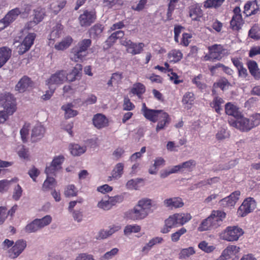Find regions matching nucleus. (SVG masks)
Here are the masks:
<instances>
[{"label": "nucleus", "instance_id": "nucleus-1", "mask_svg": "<svg viewBox=\"0 0 260 260\" xmlns=\"http://www.w3.org/2000/svg\"><path fill=\"white\" fill-rule=\"evenodd\" d=\"M226 213L220 210H213L207 218L201 223L198 228L199 231H205L220 226L225 218Z\"/></svg>", "mask_w": 260, "mask_h": 260}, {"label": "nucleus", "instance_id": "nucleus-2", "mask_svg": "<svg viewBox=\"0 0 260 260\" xmlns=\"http://www.w3.org/2000/svg\"><path fill=\"white\" fill-rule=\"evenodd\" d=\"M0 106L4 110L0 111V123H4L9 115H12L16 110L14 98L9 93L0 94Z\"/></svg>", "mask_w": 260, "mask_h": 260}, {"label": "nucleus", "instance_id": "nucleus-3", "mask_svg": "<svg viewBox=\"0 0 260 260\" xmlns=\"http://www.w3.org/2000/svg\"><path fill=\"white\" fill-rule=\"evenodd\" d=\"M231 125L242 131H248L260 124V114L255 113L249 118L241 116L235 120L229 121Z\"/></svg>", "mask_w": 260, "mask_h": 260}, {"label": "nucleus", "instance_id": "nucleus-4", "mask_svg": "<svg viewBox=\"0 0 260 260\" xmlns=\"http://www.w3.org/2000/svg\"><path fill=\"white\" fill-rule=\"evenodd\" d=\"M91 45V40L85 39L79 42L73 47L71 52L70 58L75 62L82 61L87 55V50Z\"/></svg>", "mask_w": 260, "mask_h": 260}, {"label": "nucleus", "instance_id": "nucleus-5", "mask_svg": "<svg viewBox=\"0 0 260 260\" xmlns=\"http://www.w3.org/2000/svg\"><path fill=\"white\" fill-rule=\"evenodd\" d=\"M244 234L243 230L238 226H229L219 234V238L229 242L238 241Z\"/></svg>", "mask_w": 260, "mask_h": 260}, {"label": "nucleus", "instance_id": "nucleus-6", "mask_svg": "<svg viewBox=\"0 0 260 260\" xmlns=\"http://www.w3.org/2000/svg\"><path fill=\"white\" fill-rule=\"evenodd\" d=\"M52 221L50 215H46L40 219H35L28 223L25 227V231L28 233H35L44 227L49 225Z\"/></svg>", "mask_w": 260, "mask_h": 260}, {"label": "nucleus", "instance_id": "nucleus-7", "mask_svg": "<svg viewBox=\"0 0 260 260\" xmlns=\"http://www.w3.org/2000/svg\"><path fill=\"white\" fill-rule=\"evenodd\" d=\"M165 225L160 232L163 234L169 233L171 229L184 224L179 213H175L170 216L165 221Z\"/></svg>", "mask_w": 260, "mask_h": 260}, {"label": "nucleus", "instance_id": "nucleus-8", "mask_svg": "<svg viewBox=\"0 0 260 260\" xmlns=\"http://www.w3.org/2000/svg\"><path fill=\"white\" fill-rule=\"evenodd\" d=\"M120 44L126 47L127 53L133 55L141 53L145 47V45L143 43H134L126 38L121 40Z\"/></svg>", "mask_w": 260, "mask_h": 260}, {"label": "nucleus", "instance_id": "nucleus-9", "mask_svg": "<svg viewBox=\"0 0 260 260\" xmlns=\"http://www.w3.org/2000/svg\"><path fill=\"white\" fill-rule=\"evenodd\" d=\"M256 207L255 201L251 198L245 199L238 210V214L241 217L246 216L252 212Z\"/></svg>", "mask_w": 260, "mask_h": 260}, {"label": "nucleus", "instance_id": "nucleus-10", "mask_svg": "<svg viewBox=\"0 0 260 260\" xmlns=\"http://www.w3.org/2000/svg\"><path fill=\"white\" fill-rule=\"evenodd\" d=\"M26 241L23 239L17 240L14 245L9 250V256L11 258L17 257L25 249Z\"/></svg>", "mask_w": 260, "mask_h": 260}, {"label": "nucleus", "instance_id": "nucleus-11", "mask_svg": "<svg viewBox=\"0 0 260 260\" xmlns=\"http://www.w3.org/2000/svg\"><path fill=\"white\" fill-rule=\"evenodd\" d=\"M64 160V157L62 155L55 156L50 165L46 168L45 173L47 175H54L56 172L59 170Z\"/></svg>", "mask_w": 260, "mask_h": 260}, {"label": "nucleus", "instance_id": "nucleus-12", "mask_svg": "<svg viewBox=\"0 0 260 260\" xmlns=\"http://www.w3.org/2000/svg\"><path fill=\"white\" fill-rule=\"evenodd\" d=\"M66 80H67V73L61 70L53 74L46 81V83L48 86L56 87V85L62 84Z\"/></svg>", "mask_w": 260, "mask_h": 260}, {"label": "nucleus", "instance_id": "nucleus-13", "mask_svg": "<svg viewBox=\"0 0 260 260\" xmlns=\"http://www.w3.org/2000/svg\"><path fill=\"white\" fill-rule=\"evenodd\" d=\"M142 112L144 117L150 121L155 122L157 121L160 115L164 112L162 110H152L148 109L145 104L143 103Z\"/></svg>", "mask_w": 260, "mask_h": 260}, {"label": "nucleus", "instance_id": "nucleus-14", "mask_svg": "<svg viewBox=\"0 0 260 260\" xmlns=\"http://www.w3.org/2000/svg\"><path fill=\"white\" fill-rule=\"evenodd\" d=\"M36 34L29 33L26 36L23 42L18 47V52L19 54H23L27 51L34 44Z\"/></svg>", "mask_w": 260, "mask_h": 260}, {"label": "nucleus", "instance_id": "nucleus-15", "mask_svg": "<svg viewBox=\"0 0 260 260\" xmlns=\"http://www.w3.org/2000/svg\"><path fill=\"white\" fill-rule=\"evenodd\" d=\"M212 58L215 60H220L226 53V50L221 45L215 44L208 47Z\"/></svg>", "mask_w": 260, "mask_h": 260}, {"label": "nucleus", "instance_id": "nucleus-16", "mask_svg": "<svg viewBox=\"0 0 260 260\" xmlns=\"http://www.w3.org/2000/svg\"><path fill=\"white\" fill-rule=\"evenodd\" d=\"M95 19V14L93 11L85 10L79 17L80 24L82 26H87L92 23Z\"/></svg>", "mask_w": 260, "mask_h": 260}, {"label": "nucleus", "instance_id": "nucleus-17", "mask_svg": "<svg viewBox=\"0 0 260 260\" xmlns=\"http://www.w3.org/2000/svg\"><path fill=\"white\" fill-rule=\"evenodd\" d=\"M240 191L237 190L232 193L229 196L220 201V204L223 207H231L235 206L239 199Z\"/></svg>", "mask_w": 260, "mask_h": 260}, {"label": "nucleus", "instance_id": "nucleus-18", "mask_svg": "<svg viewBox=\"0 0 260 260\" xmlns=\"http://www.w3.org/2000/svg\"><path fill=\"white\" fill-rule=\"evenodd\" d=\"M139 207L142 208L148 214L153 212L157 208L155 202L150 199L144 198L140 200L137 203Z\"/></svg>", "mask_w": 260, "mask_h": 260}, {"label": "nucleus", "instance_id": "nucleus-19", "mask_svg": "<svg viewBox=\"0 0 260 260\" xmlns=\"http://www.w3.org/2000/svg\"><path fill=\"white\" fill-rule=\"evenodd\" d=\"M244 9L243 12L246 16L256 15L260 12L259 6L255 0L247 2L244 5Z\"/></svg>", "mask_w": 260, "mask_h": 260}, {"label": "nucleus", "instance_id": "nucleus-20", "mask_svg": "<svg viewBox=\"0 0 260 260\" xmlns=\"http://www.w3.org/2000/svg\"><path fill=\"white\" fill-rule=\"evenodd\" d=\"M29 10L30 8L27 6L24 12L28 13ZM21 13H23V12L22 10H20L19 8H16L9 11L4 18L6 21V23H8L10 25L17 19L18 15Z\"/></svg>", "mask_w": 260, "mask_h": 260}, {"label": "nucleus", "instance_id": "nucleus-21", "mask_svg": "<svg viewBox=\"0 0 260 260\" xmlns=\"http://www.w3.org/2000/svg\"><path fill=\"white\" fill-rule=\"evenodd\" d=\"M93 124L97 128L101 129L108 125V119L102 114H96L92 118Z\"/></svg>", "mask_w": 260, "mask_h": 260}, {"label": "nucleus", "instance_id": "nucleus-22", "mask_svg": "<svg viewBox=\"0 0 260 260\" xmlns=\"http://www.w3.org/2000/svg\"><path fill=\"white\" fill-rule=\"evenodd\" d=\"M202 15L203 11L199 4H193L189 7V16L192 20H199Z\"/></svg>", "mask_w": 260, "mask_h": 260}, {"label": "nucleus", "instance_id": "nucleus-23", "mask_svg": "<svg viewBox=\"0 0 260 260\" xmlns=\"http://www.w3.org/2000/svg\"><path fill=\"white\" fill-rule=\"evenodd\" d=\"M131 214V218L133 220L143 219L146 218L149 214L147 212L145 211L142 208L139 207L138 204L132 211Z\"/></svg>", "mask_w": 260, "mask_h": 260}, {"label": "nucleus", "instance_id": "nucleus-24", "mask_svg": "<svg viewBox=\"0 0 260 260\" xmlns=\"http://www.w3.org/2000/svg\"><path fill=\"white\" fill-rule=\"evenodd\" d=\"M157 120L158 123L156 127V131L157 132L164 129L165 127L170 123L171 119L169 114L164 112L162 114L160 115V117L158 118Z\"/></svg>", "mask_w": 260, "mask_h": 260}, {"label": "nucleus", "instance_id": "nucleus-25", "mask_svg": "<svg viewBox=\"0 0 260 260\" xmlns=\"http://www.w3.org/2000/svg\"><path fill=\"white\" fill-rule=\"evenodd\" d=\"M32 81L27 76H23L16 85V89L20 92L25 91L29 87L31 86Z\"/></svg>", "mask_w": 260, "mask_h": 260}, {"label": "nucleus", "instance_id": "nucleus-26", "mask_svg": "<svg viewBox=\"0 0 260 260\" xmlns=\"http://www.w3.org/2000/svg\"><path fill=\"white\" fill-rule=\"evenodd\" d=\"M124 164L122 162L117 164L111 172V176L109 177L110 180H118L123 174Z\"/></svg>", "mask_w": 260, "mask_h": 260}, {"label": "nucleus", "instance_id": "nucleus-27", "mask_svg": "<svg viewBox=\"0 0 260 260\" xmlns=\"http://www.w3.org/2000/svg\"><path fill=\"white\" fill-rule=\"evenodd\" d=\"M34 17L32 21H30L27 24L28 28H30L34 25H37L38 23L40 22L43 19L44 16V10L37 8L34 11Z\"/></svg>", "mask_w": 260, "mask_h": 260}, {"label": "nucleus", "instance_id": "nucleus-28", "mask_svg": "<svg viewBox=\"0 0 260 260\" xmlns=\"http://www.w3.org/2000/svg\"><path fill=\"white\" fill-rule=\"evenodd\" d=\"M12 51L7 47L0 48V68H1L9 59Z\"/></svg>", "mask_w": 260, "mask_h": 260}, {"label": "nucleus", "instance_id": "nucleus-29", "mask_svg": "<svg viewBox=\"0 0 260 260\" xmlns=\"http://www.w3.org/2000/svg\"><path fill=\"white\" fill-rule=\"evenodd\" d=\"M121 226L119 224H113L109 226V229L106 230H101L99 232V238L105 239L112 235L116 232L120 230Z\"/></svg>", "mask_w": 260, "mask_h": 260}, {"label": "nucleus", "instance_id": "nucleus-30", "mask_svg": "<svg viewBox=\"0 0 260 260\" xmlns=\"http://www.w3.org/2000/svg\"><path fill=\"white\" fill-rule=\"evenodd\" d=\"M247 67L251 75L256 80L260 79V69L256 61L249 60L247 62Z\"/></svg>", "mask_w": 260, "mask_h": 260}, {"label": "nucleus", "instance_id": "nucleus-31", "mask_svg": "<svg viewBox=\"0 0 260 260\" xmlns=\"http://www.w3.org/2000/svg\"><path fill=\"white\" fill-rule=\"evenodd\" d=\"M164 205L169 208H180L182 207L184 203L180 198H173L166 199L164 201Z\"/></svg>", "mask_w": 260, "mask_h": 260}, {"label": "nucleus", "instance_id": "nucleus-32", "mask_svg": "<svg viewBox=\"0 0 260 260\" xmlns=\"http://www.w3.org/2000/svg\"><path fill=\"white\" fill-rule=\"evenodd\" d=\"M45 133V128L41 125L38 124L34 126L31 132V140L35 142L41 139Z\"/></svg>", "mask_w": 260, "mask_h": 260}, {"label": "nucleus", "instance_id": "nucleus-33", "mask_svg": "<svg viewBox=\"0 0 260 260\" xmlns=\"http://www.w3.org/2000/svg\"><path fill=\"white\" fill-rule=\"evenodd\" d=\"M66 3V0H53L50 5V9L55 14H57L64 8Z\"/></svg>", "mask_w": 260, "mask_h": 260}, {"label": "nucleus", "instance_id": "nucleus-34", "mask_svg": "<svg viewBox=\"0 0 260 260\" xmlns=\"http://www.w3.org/2000/svg\"><path fill=\"white\" fill-rule=\"evenodd\" d=\"M225 111L226 114L232 116L236 119L241 115L239 109L231 103H228L225 105Z\"/></svg>", "mask_w": 260, "mask_h": 260}, {"label": "nucleus", "instance_id": "nucleus-35", "mask_svg": "<svg viewBox=\"0 0 260 260\" xmlns=\"http://www.w3.org/2000/svg\"><path fill=\"white\" fill-rule=\"evenodd\" d=\"M163 241L161 237H156L150 240L148 243L145 244L142 249V252L144 254H147L151 248L156 244L161 243Z\"/></svg>", "mask_w": 260, "mask_h": 260}, {"label": "nucleus", "instance_id": "nucleus-36", "mask_svg": "<svg viewBox=\"0 0 260 260\" xmlns=\"http://www.w3.org/2000/svg\"><path fill=\"white\" fill-rule=\"evenodd\" d=\"M73 42V39L70 36L64 38L62 41L56 43L54 48L57 50H64L70 47Z\"/></svg>", "mask_w": 260, "mask_h": 260}, {"label": "nucleus", "instance_id": "nucleus-37", "mask_svg": "<svg viewBox=\"0 0 260 260\" xmlns=\"http://www.w3.org/2000/svg\"><path fill=\"white\" fill-rule=\"evenodd\" d=\"M69 149L71 154L74 156H80L85 152L86 147L80 146L77 144H71Z\"/></svg>", "mask_w": 260, "mask_h": 260}, {"label": "nucleus", "instance_id": "nucleus-38", "mask_svg": "<svg viewBox=\"0 0 260 260\" xmlns=\"http://www.w3.org/2000/svg\"><path fill=\"white\" fill-rule=\"evenodd\" d=\"M82 69V66L81 64H77L70 74H67V80L72 82L77 79L80 76V72Z\"/></svg>", "mask_w": 260, "mask_h": 260}, {"label": "nucleus", "instance_id": "nucleus-39", "mask_svg": "<svg viewBox=\"0 0 260 260\" xmlns=\"http://www.w3.org/2000/svg\"><path fill=\"white\" fill-rule=\"evenodd\" d=\"M243 24L242 16H233L230 21V27L234 30H239Z\"/></svg>", "mask_w": 260, "mask_h": 260}, {"label": "nucleus", "instance_id": "nucleus-40", "mask_svg": "<svg viewBox=\"0 0 260 260\" xmlns=\"http://www.w3.org/2000/svg\"><path fill=\"white\" fill-rule=\"evenodd\" d=\"M124 35V32L122 30L116 31L112 33L111 36L108 37L105 43L110 47L112 46L118 39L122 38Z\"/></svg>", "mask_w": 260, "mask_h": 260}, {"label": "nucleus", "instance_id": "nucleus-41", "mask_svg": "<svg viewBox=\"0 0 260 260\" xmlns=\"http://www.w3.org/2000/svg\"><path fill=\"white\" fill-rule=\"evenodd\" d=\"M145 91V86L140 83H137L134 84L133 87L131 89V93L133 94L137 95L139 99H141L142 94Z\"/></svg>", "mask_w": 260, "mask_h": 260}, {"label": "nucleus", "instance_id": "nucleus-42", "mask_svg": "<svg viewBox=\"0 0 260 260\" xmlns=\"http://www.w3.org/2000/svg\"><path fill=\"white\" fill-rule=\"evenodd\" d=\"M122 4L121 0H104L103 6L105 8L109 9H118Z\"/></svg>", "mask_w": 260, "mask_h": 260}, {"label": "nucleus", "instance_id": "nucleus-43", "mask_svg": "<svg viewBox=\"0 0 260 260\" xmlns=\"http://www.w3.org/2000/svg\"><path fill=\"white\" fill-rule=\"evenodd\" d=\"M183 57V54L180 50L173 49L168 53V58L171 62H177L180 60Z\"/></svg>", "mask_w": 260, "mask_h": 260}, {"label": "nucleus", "instance_id": "nucleus-44", "mask_svg": "<svg viewBox=\"0 0 260 260\" xmlns=\"http://www.w3.org/2000/svg\"><path fill=\"white\" fill-rule=\"evenodd\" d=\"M47 175V178L44 182L42 186V189L44 191H47L55 187L56 184L55 179L53 177Z\"/></svg>", "mask_w": 260, "mask_h": 260}, {"label": "nucleus", "instance_id": "nucleus-45", "mask_svg": "<svg viewBox=\"0 0 260 260\" xmlns=\"http://www.w3.org/2000/svg\"><path fill=\"white\" fill-rule=\"evenodd\" d=\"M63 26L61 24L57 23L53 27L52 31L50 35V40H54L60 37L62 33Z\"/></svg>", "mask_w": 260, "mask_h": 260}, {"label": "nucleus", "instance_id": "nucleus-46", "mask_svg": "<svg viewBox=\"0 0 260 260\" xmlns=\"http://www.w3.org/2000/svg\"><path fill=\"white\" fill-rule=\"evenodd\" d=\"M225 0H206L204 2V7L206 9L217 8L219 7Z\"/></svg>", "mask_w": 260, "mask_h": 260}, {"label": "nucleus", "instance_id": "nucleus-47", "mask_svg": "<svg viewBox=\"0 0 260 260\" xmlns=\"http://www.w3.org/2000/svg\"><path fill=\"white\" fill-rule=\"evenodd\" d=\"M143 181V179L140 178L132 179L128 181L126 184V187L128 189H138L139 184Z\"/></svg>", "mask_w": 260, "mask_h": 260}, {"label": "nucleus", "instance_id": "nucleus-48", "mask_svg": "<svg viewBox=\"0 0 260 260\" xmlns=\"http://www.w3.org/2000/svg\"><path fill=\"white\" fill-rule=\"evenodd\" d=\"M198 247L205 253H211L214 250L215 247L209 245L206 241H202L198 244Z\"/></svg>", "mask_w": 260, "mask_h": 260}, {"label": "nucleus", "instance_id": "nucleus-49", "mask_svg": "<svg viewBox=\"0 0 260 260\" xmlns=\"http://www.w3.org/2000/svg\"><path fill=\"white\" fill-rule=\"evenodd\" d=\"M195 252L196 251L192 247L183 248L181 250L179 253V258L180 259H186L194 254Z\"/></svg>", "mask_w": 260, "mask_h": 260}, {"label": "nucleus", "instance_id": "nucleus-50", "mask_svg": "<svg viewBox=\"0 0 260 260\" xmlns=\"http://www.w3.org/2000/svg\"><path fill=\"white\" fill-rule=\"evenodd\" d=\"M248 36L255 40L260 39V28L258 24H254L249 30Z\"/></svg>", "mask_w": 260, "mask_h": 260}, {"label": "nucleus", "instance_id": "nucleus-51", "mask_svg": "<svg viewBox=\"0 0 260 260\" xmlns=\"http://www.w3.org/2000/svg\"><path fill=\"white\" fill-rule=\"evenodd\" d=\"M61 108L64 111L65 117L67 118H70L77 115V111L72 109V105L71 104L63 105Z\"/></svg>", "mask_w": 260, "mask_h": 260}, {"label": "nucleus", "instance_id": "nucleus-52", "mask_svg": "<svg viewBox=\"0 0 260 260\" xmlns=\"http://www.w3.org/2000/svg\"><path fill=\"white\" fill-rule=\"evenodd\" d=\"M78 190L73 184H70L66 186L64 189V196L66 197H75L77 194Z\"/></svg>", "mask_w": 260, "mask_h": 260}, {"label": "nucleus", "instance_id": "nucleus-53", "mask_svg": "<svg viewBox=\"0 0 260 260\" xmlns=\"http://www.w3.org/2000/svg\"><path fill=\"white\" fill-rule=\"evenodd\" d=\"M103 30V27L101 24H95L90 28V35L93 38L98 37L102 34Z\"/></svg>", "mask_w": 260, "mask_h": 260}, {"label": "nucleus", "instance_id": "nucleus-54", "mask_svg": "<svg viewBox=\"0 0 260 260\" xmlns=\"http://www.w3.org/2000/svg\"><path fill=\"white\" fill-rule=\"evenodd\" d=\"M229 258L231 255H236L240 251V248L235 245H230L223 250Z\"/></svg>", "mask_w": 260, "mask_h": 260}, {"label": "nucleus", "instance_id": "nucleus-55", "mask_svg": "<svg viewBox=\"0 0 260 260\" xmlns=\"http://www.w3.org/2000/svg\"><path fill=\"white\" fill-rule=\"evenodd\" d=\"M224 103V101L219 96H215L214 98L213 102L212 103V107L215 109V111L217 113H220L222 108L221 107V104Z\"/></svg>", "mask_w": 260, "mask_h": 260}, {"label": "nucleus", "instance_id": "nucleus-56", "mask_svg": "<svg viewBox=\"0 0 260 260\" xmlns=\"http://www.w3.org/2000/svg\"><path fill=\"white\" fill-rule=\"evenodd\" d=\"M140 230L141 227L138 225H127L124 228V233L126 235H128L133 233H138L140 231Z\"/></svg>", "mask_w": 260, "mask_h": 260}, {"label": "nucleus", "instance_id": "nucleus-57", "mask_svg": "<svg viewBox=\"0 0 260 260\" xmlns=\"http://www.w3.org/2000/svg\"><path fill=\"white\" fill-rule=\"evenodd\" d=\"M186 232V229L183 227L177 231L176 232L173 233L171 235L172 241L173 242H178L179 240L180 237L185 234Z\"/></svg>", "mask_w": 260, "mask_h": 260}, {"label": "nucleus", "instance_id": "nucleus-58", "mask_svg": "<svg viewBox=\"0 0 260 260\" xmlns=\"http://www.w3.org/2000/svg\"><path fill=\"white\" fill-rule=\"evenodd\" d=\"M119 249L117 248H114L110 251H107L103 255H102L100 259V260H110L113 258L117 254Z\"/></svg>", "mask_w": 260, "mask_h": 260}, {"label": "nucleus", "instance_id": "nucleus-59", "mask_svg": "<svg viewBox=\"0 0 260 260\" xmlns=\"http://www.w3.org/2000/svg\"><path fill=\"white\" fill-rule=\"evenodd\" d=\"M97 206L104 210H109L112 208L107 196H105L98 203Z\"/></svg>", "mask_w": 260, "mask_h": 260}, {"label": "nucleus", "instance_id": "nucleus-60", "mask_svg": "<svg viewBox=\"0 0 260 260\" xmlns=\"http://www.w3.org/2000/svg\"><path fill=\"white\" fill-rule=\"evenodd\" d=\"M194 100L193 93L191 92H187L183 95L182 102L183 104L191 105L193 103Z\"/></svg>", "mask_w": 260, "mask_h": 260}, {"label": "nucleus", "instance_id": "nucleus-61", "mask_svg": "<svg viewBox=\"0 0 260 260\" xmlns=\"http://www.w3.org/2000/svg\"><path fill=\"white\" fill-rule=\"evenodd\" d=\"M182 171L186 170L188 171H192L196 165V162L193 159H190L180 164Z\"/></svg>", "mask_w": 260, "mask_h": 260}, {"label": "nucleus", "instance_id": "nucleus-62", "mask_svg": "<svg viewBox=\"0 0 260 260\" xmlns=\"http://www.w3.org/2000/svg\"><path fill=\"white\" fill-rule=\"evenodd\" d=\"M202 78L203 75L202 74H199L194 77L192 80V83L198 88L201 89H203L206 88V85L202 81Z\"/></svg>", "mask_w": 260, "mask_h": 260}, {"label": "nucleus", "instance_id": "nucleus-63", "mask_svg": "<svg viewBox=\"0 0 260 260\" xmlns=\"http://www.w3.org/2000/svg\"><path fill=\"white\" fill-rule=\"evenodd\" d=\"M229 137V133L224 127H221L216 134V138L218 140H222Z\"/></svg>", "mask_w": 260, "mask_h": 260}, {"label": "nucleus", "instance_id": "nucleus-64", "mask_svg": "<svg viewBox=\"0 0 260 260\" xmlns=\"http://www.w3.org/2000/svg\"><path fill=\"white\" fill-rule=\"evenodd\" d=\"M29 128V124L25 123L23 126V127L21 129L20 133L21 135V137L23 142H25L27 140V136L28 134Z\"/></svg>", "mask_w": 260, "mask_h": 260}]
</instances>
